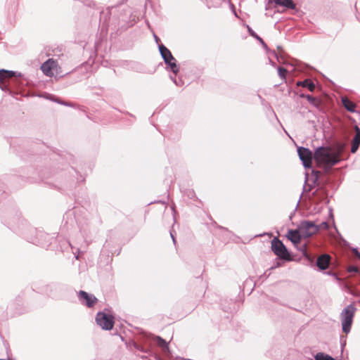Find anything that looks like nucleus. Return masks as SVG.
Segmentation results:
<instances>
[{"instance_id": "f257e3e1", "label": "nucleus", "mask_w": 360, "mask_h": 360, "mask_svg": "<svg viewBox=\"0 0 360 360\" xmlns=\"http://www.w3.org/2000/svg\"><path fill=\"white\" fill-rule=\"evenodd\" d=\"M342 150V146L335 151L330 147L321 146L315 150L314 158L319 167L330 168L340 161Z\"/></svg>"}, {"instance_id": "f03ea898", "label": "nucleus", "mask_w": 360, "mask_h": 360, "mask_svg": "<svg viewBox=\"0 0 360 360\" xmlns=\"http://www.w3.org/2000/svg\"><path fill=\"white\" fill-rule=\"evenodd\" d=\"M158 49L160 55L167 65V70L172 71L174 75V76L170 75L171 79L173 80L176 85H178L176 75L179 72V68L176 65V59L173 57L171 51L163 44H159Z\"/></svg>"}, {"instance_id": "7ed1b4c3", "label": "nucleus", "mask_w": 360, "mask_h": 360, "mask_svg": "<svg viewBox=\"0 0 360 360\" xmlns=\"http://www.w3.org/2000/svg\"><path fill=\"white\" fill-rule=\"evenodd\" d=\"M32 234L34 233V236H27L26 238L28 241L32 243L41 245L44 248L49 246L52 243L53 236L44 233L43 231H38L36 228L32 227L30 230Z\"/></svg>"}, {"instance_id": "20e7f679", "label": "nucleus", "mask_w": 360, "mask_h": 360, "mask_svg": "<svg viewBox=\"0 0 360 360\" xmlns=\"http://www.w3.org/2000/svg\"><path fill=\"white\" fill-rule=\"evenodd\" d=\"M355 307L354 305L350 304L347 306L342 311V330L346 334L350 331L351 326L353 321V317L355 313Z\"/></svg>"}, {"instance_id": "39448f33", "label": "nucleus", "mask_w": 360, "mask_h": 360, "mask_svg": "<svg viewBox=\"0 0 360 360\" xmlns=\"http://www.w3.org/2000/svg\"><path fill=\"white\" fill-rule=\"evenodd\" d=\"M271 250L279 258L287 261L292 260L291 256L285 246L276 238L271 240Z\"/></svg>"}, {"instance_id": "423d86ee", "label": "nucleus", "mask_w": 360, "mask_h": 360, "mask_svg": "<svg viewBox=\"0 0 360 360\" xmlns=\"http://www.w3.org/2000/svg\"><path fill=\"white\" fill-rule=\"evenodd\" d=\"M96 323L103 330H111L114 325V317L105 312H98L96 316Z\"/></svg>"}, {"instance_id": "0eeeda50", "label": "nucleus", "mask_w": 360, "mask_h": 360, "mask_svg": "<svg viewBox=\"0 0 360 360\" xmlns=\"http://www.w3.org/2000/svg\"><path fill=\"white\" fill-rule=\"evenodd\" d=\"M297 153L303 166L305 168H311L312 166V159L314 158L312 152L309 148L299 147L297 148Z\"/></svg>"}, {"instance_id": "6e6552de", "label": "nucleus", "mask_w": 360, "mask_h": 360, "mask_svg": "<svg viewBox=\"0 0 360 360\" xmlns=\"http://www.w3.org/2000/svg\"><path fill=\"white\" fill-rule=\"evenodd\" d=\"M78 298L82 304L89 308L92 307L98 301L97 298L94 295L89 294L84 290L79 291Z\"/></svg>"}, {"instance_id": "1a4fd4ad", "label": "nucleus", "mask_w": 360, "mask_h": 360, "mask_svg": "<svg viewBox=\"0 0 360 360\" xmlns=\"http://www.w3.org/2000/svg\"><path fill=\"white\" fill-rule=\"evenodd\" d=\"M56 66V62L53 59L50 58L41 65V70L45 75L52 77L54 75L53 70Z\"/></svg>"}, {"instance_id": "9d476101", "label": "nucleus", "mask_w": 360, "mask_h": 360, "mask_svg": "<svg viewBox=\"0 0 360 360\" xmlns=\"http://www.w3.org/2000/svg\"><path fill=\"white\" fill-rule=\"evenodd\" d=\"M330 259L331 257L329 255H321L317 258L316 265L320 269L325 270L328 267Z\"/></svg>"}, {"instance_id": "9b49d317", "label": "nucleus", "mask_w": 360, "mask_h": 360, "mask_svg": "<svg viewBox=\"0 0 360 360\" xmlns=\"http://www.w3.org/2000/svg\"><path fill=\"white\" fill-rule=\"evenodd\" d=\"M355 136L352 141L351 152L354 153L359 148L360 144V128L355 126Z\"/></svg>"}, {"instance_id": "f8f14e48", "label": "nucleus", "mask_w": 360, "mask_h": 360, "mask_svg": "<svg viewBox=\"0 0 360 360\" xmlns=\"http://www.w3.org/2000/svg\"><path fill=\"white\" fill-rule=\"evenodd\" d=\"M288 238L294 244L300 243L301 240V236L297 230H290L288 233Z\"/></svg>"}, {"instance_id": "ddd939ff", "label": "nucleus", "mask_w": 360, "mask_h": 360, "mask_svg": "<svg viewBox=\"0 0 360 360\" xmlns=\"http://www.w3.org/2000/svg\"><path fill=\"white\" fill-rule=\"evenodd\" d=\"M274 2L276 5H279L289 9H295L296 6L292 0H274Z\"/></svg>"}, {"instance_id": "4468645a", "label": "nucleus", "mask_w": 360, "mask_h": 360, "mask_svg": "<svg viewBox=\"0 0 360 360\" xmlns=\"http://www.w3.org/2000/svg\"><path fill=\"white\" fill-rule=\"evenodd\" d=\"M342 102L344 107L349 112H354L356 108V104L351 101L346 97L342 98Z\"/></svg>"}, {"instance_id": "2eb2a0df", "label": "nucleus", "mask_w": 360, "mask_h": 360, "mask_svg": "<svg viewBox=\"0 0 360 360\" xmlns=\"http://www.w3.org/2000/svg\"><path fill=\"white\" fill-rule=\"evenodd\" d=\"M297 85L301 86L303 87H306L310 91H314V90L315 89V85H314V82L309 79H307L304 81L297 82Z\"/></svg>"}, {"instance_id": "dca6fc26", "label": "nucleus", "mask_w": 360, "mask_h": 360, "mask_svg": "<svg viewBox=\"0 0 360 360\" xmlns=\"http://www.w3.org/2000/svg\"><path fill=\"white\" fill-rule=\"evenodd\" d=\"M154 342L160 346L162 349H167V342L160 336H155L153 338Z\"/></svg>"}, {"instance_id": "f3484780", "label": "nucleus", "mask_w": 360, "mask_h": 360, "mask_svg": "<svg viewBox=\"0 0 360 360\" xmlns=\"http://www.w3.org/2000/svg\"><path fill=\"white\" fill-rule=\"evenodd\" d=\"M2 72H2L3 74L7 75V77H8V79L12 77H21L22 76V74L20 72H14L12 70H6L2 69Z\"/></svg>"}, {"instance_id": "a211bd4d", "label": "nucleus", "mask_w": 360, "mask_h": 360, "mask_svg": "<svg viewBox=\"0 0 360 360\" xmlns=\"http://www.w3.org/2000/svg\"><path fill=\"white\" fill-rule=\"evenodd\" d=\"M316 360H335L333 357L323 353H318L315 356Z\"/></svg>"}, {"instance_id": "6ab92c4d", "label": "nucleus", "mask_w": 360, "mask_h": 360, "mask_svg": "<svg viewBox=\"0 0 360 360\" xmlns=\"http://www.w3.org/2000/svg\"><path fill=\"white\" fill-rule=\"evenodd\" d=\"M278 75L281 77V79H285V75L287 73V70L283 68L278 67Z\"/></svg>"}, {"instance_id": "aec40b11", "label": "nucleus", "mask_w": 360, "mask_h": 360, "mask_svg": "<svg viewBox=\"0 0 360 360\" xmlns=\"http://www.w3.org/2000/svg\"><path fill=\"white\" fill-rule=\"evenodd\" d=\"M2 70H0V87L3 89V87L1 86V84H4L5 82V80L6 79H8L7 77V75L2 73Z\"/></svg>"}, {"instance_id": "412c9836", "label": "nucleus", "mask_w": 360, "mask_h": 360, "mask_svg": "<svg viewBox=\"0 0 360 360\" xmlns=\"http://www.w3.org/2000/svg\"><path fill=\"white\" fill-rule=\"evenodd\" d=\"M359 269L356 266H349L348 269L349 272H357Z\"/></svg>"}, {"instance_id": "4be33fe9", "label": "nucleus", "mask_w": 360, "mask_h": 360, "mask_svg": "<svg viewBox=\"0 0 360 360\" xmlns=\"http://www.w3.org/2000/svg\"><path fill=\"white\" fill-rule=\"evenodd\" d=\"M248 32L250 33V34L255 37H257V34L248 25Z\"/></svg>"}, {"instance_id": "5701e85b", "label": "nucleus", "mask_w": 360, "mask_h": 360, "mask_svg": "<svg viewBox=\"0 0 360 360\" xmlns=\"http://www.w3.org/2000/svg\"><path fill=\"white\" fill-rule=\"evenodd\" d=\"M306 98L310 103H314L316 101V98L310 95H307Z\"/></svg>"}, {"instance_id": "b1692460", "label": "nucleus", "mask_w": 360, "mask_h": 360, "mask_svg": "<svg viewBox=\"0 0 360 360\" xmlns=\"http://www.w3.org/2000/svg\"><path fill=\"white\" fill-rule=\"evenodd\" d=\"M300 225H315L314 222L312 221H302L300 224Z\"/></svg>"}, {"instance_id": "393cba45", "label": "nucleus", "mask_w": 360, "mask_h": 360, "mask_svg": "<svg viewBox=\"0 0 360 360\" xmlns=\"http://www.w3.org/2000/svg\"><path fill=\"white\" fill-rule=\"evenodd\" d=\"M169 233H170L171 238H172L173 243L175 245L176 244V239H175V237H174V232L172 230H171L169 231Z\"/></svg>"}, {"instance_id": "a878e982", "label": "nucleus", "mask_w": 360, "mask_h": 360, "mask_svg": "<svg viewBox=\"0 0 360 360\" xmlns=\"http://www.w3.org/2000/svg\"><path fill=\"white\" fill-rule=\"evenodd\" d=\"M255 38L259 40L263 45H265L263 39L261 37H259L257 34V37H255Z\"/></svg>"}, {"instance_id": "bb28decb", "label": "nucleus", "mask_w": 360, "mask_h": 360, "mask_svg": "<svg viewBox=\"0 0 360 360\" xmlns=\"http://www.w3.org/2000/svg\"><path fill=\"white\" fill-rule=\"evenodd\" d=\"M255 38L259 40L263 45H265L263 39L261 37H259L257 34V37H255Z\"/></svg>"}, {"instance_id": "cd10ccee", "label": "nucleus", "mask_w": 360, "mask_h": 360, "mask_svg": "<svg viewBox=\"0 0 360 360\" xmlns=\"http://www.w3.org/2000/svg\"><path fill=\"white\" fill-rule=\"evenodd\" d=\"M153 36H154V38H155V40L156 43L159 44V42L160 41L159 37L156 34H153Z\"/></svg>"}, {"instance_id": "c85d7f7f", "label": "nucleus", "mask_w": 360, "mask_h": 360, "mask_svg": "<svg viewBox=\"0 0 360 360\" xmlns=\"http://www.w3.org/2000/svg\"><path fill=\"white\" fill-rule=\"evenodd\" d=\"M319 225L325 226V225H328V223L326 221H323Z\"/></svg>"}, {"instance_id": "c756f323", "label": "nucleus", "mask_w": 360, "mask_h": 360, "mask_svg": "<svg viewBox=\"0 0 360 360\" xmlns=\"http://www.w3.org/2000/svg\"><path fill=\"white\" fill-rule=\"evenodd\" d=\"M75 258H76L77 259H79V256H78V255H76V256H75Z\"/></svg>"}, {"instance_id": "7c9ffc66", "label": "nucleus", "mask_w": 360, "mask_h": 360, "mask_svg": "<svg viewBox=\"0 0 360 360\" xmlns=\"http://www.w3.org/2000/svg\"><path fill=\"white\" fill-rule=\"evenodd\" d=\"M63 104L64 105H69L68 104L65 103H63Z\"/></svg>"}, {"instance_id": "2f4dec72", "label": "nucleus", "mask_w": 360, "mask_h": 360, "mask_svg": "<svg viewBox=\"0 0 360 360\" xmlns=\"http://www.w3.org/2000/svg\"><path fill=\"white\" fill-rule=\"evenodd\" d=\"M308 227H309V228H311V226H309Z\"/></svg>"}, {"instance_id": "473e14b6", "label": "nucleus", "mask_w": 360, "mask_h": 360, "mask_svg": "<svg viewBox=\"0 0 360 360\" xmlns=\"http://www.w3.org/2000/svg\"><path fill=\"white\" fill-rule=\"evenodd\" d=\"M359 302L360 303V300L359 301Z\"/></svg>"}]
</instances>
